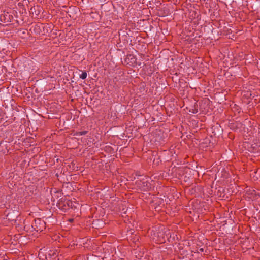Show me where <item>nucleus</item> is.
I'll return each mask as SVG.
<instances>
[{"instance_id": "f257e3e1", "label": "nucleus", "mask_w": 260, "mask_h": 260, "mask_svg": "<svg viewBox=\"0 0 260 260\" xmlns=\"http://www.w3.org/2000/svg\"><path fill=\"white\" fill-rule=\"evenodd\" d=\"M125 62L131 66H135L137 62L136 57L133 54H128L124 59Z\"/></svg>"}, {"instance_id": "f03ea898", "label": "nucleus", "mask_w": 260, "mask_h": 260, "mask_svg": "<svg viewBox=\"0 0 260 260\" xmlns=\"http://www.w3.org/2000/svg\"><path fill=\"white\" fill-rule=\"evenodd\" d=\"M139 185L142 189L144 190L148 189L150 187V184L147 181H140Z\"/></svg>"}, {"instance_id": "7ed1b4c3", "label": "nucleus", "mask_w": 260, "mask_h": 260, "mask_svg": "<svg viewBox=\"0 0 260 260\" xmlns=\"http://www.w3.org/2000/svg\"><path fill=\"white\" fill-rule=\"evenodd\" d=\"M87 133V131H83L77 132L76 135L77 136H82V135H85Z\"/></svg>"}, {"instance_id": "20e7f679", "label": "nucleus", "mask_w": 260, "mask_h": 260, "mask_svg": "<svg viewBox=\"0 0 260 260\" xmlns=\"http://www.w3.org/2000/svg\"><path fill=\"white\" fill-rule=\"evenodd\" d=\"M87 76V73L85 71H82V74L80 75V78L82 79H85Z\"/></svg>"}, {"instance_id": "39448f33", "label": "nucleus", "mask_w": 260, "mask_h": 260, "mask_svg": "<svg viewBox=\"0 0 260 260\" xmlns=\"http://www.w3.org/2000/svg\"><path fill=\"white\" fill-rule=\"evenodd\" d=\"M240 123H235V124H234V123L232 124V123H231V124H230V128H231V129H234V128H235V125H235V126H236V127H238V125H240Z\"/></svg>"}, {"instance_id": "423d86ee", "label": "nucleus", "mask_w": 260, "mask_h": 260, "mask_svg": "<svg viewBox=\"0 0 260 260\" xmlns=\"http://www.w3.org/2000/svg\"><path fill=\"white\" fill-rule=\"evenodd\" d=\"M197 112H198V110H193V111H192L193 113H197Z\"/></svg>"}, {"instance_id": "0eeeda50", "label": "nucleus", "mask_w": 260, "mask_h": 260, "mask_svg": "<svg viewBox=\"0 0 260 260\" xmlns=\"http://www.w3.org/2000/svg\"><path fill=\"white\" fill-rule=\"evenodd\" d=\"M42 224H44V225H45V223L44 221H42Z\"/></svg>"}, {"instance_id": "6e6552de", "label": "nucleus", "mask_w": 260, "mask_h": 260, "mask_svg": "<svg viewBox=\"0 0 260 260\" xmlns=\"http://www.w3.org/2000/svg\"><path fill=\"white\" fill-rule=\"evenodd\" d=\"M200 250H201V251H203V249H202V248H201V249H200Z\"/></svg>"}]
</instances>
